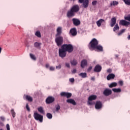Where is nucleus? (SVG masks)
<instances>
[{
  "label": "nucleus",
  "mask_w": 130,
  "mask_h": 130,
  "mask_svg": "<svg viewBox=\"0 0 130 130\" xmlns=\"http://www.w3.org/2000/svg\"><path fill=\"white\" fill-rule=\"evenodd\" d=\"M99 42L97 39L94 38L89 43L88 47L89 49H95V48L98 45Z\"/></svg>",
  "instance_id": "1"
},
{
  "label": "nucleus",
  "mask_w": 130,
  "mask_h": 130,
  "mask_svg": "<svg viewBox=\"0 0 130 130\" xmlns=\"http://www.w3.org/2000/svg\"><path fill=\"white\" fill-rule=\"evenodd\" d=\"M63 48L66 51V52L71 53L74 51V47L72 44H63L62 45Z\"/></svg>",
  "instance_id": "2"
},
{
  "label": "nucleus",
  "mask_w": 130,
  "mask_h": 130,
  "mask_svg": "<svg viewBox=\"0 0 130 130\" xmlns=\"http://www.w3.org/2000/svg\"><path fill=\"white\" fill-rule=\"evenodd\" d=\"M59 56L62 58H64L67 56V51L61 46V48L58 50Z\"/></svg>",
  "instance_id": "3"
},
{
  "label": "nucleus",
  "mask_w": 130,
  "mask_h": 130,
  "mask_svg": "<svg viewBox=\"0 0 130 130\" xmlns=\"http://www.w3.org/2000/svg\"><path fill=\"white\" fill-rule=\"evenodd\" d=\"M57 46H61L63 43V38L61 36H57L55 39Z\"/></svg>",
  "instance_id": "4"
},
{
  "label": "nucleus",
  "mask_w": 130,
  "mask_h": 130,
  "mask_svg": "<svg viewBox=\"0 0 130 130\" xmlns=\"http://www.w3.org/2000/svg\"><path fill=\"white\" fill-rule=\"evenodd\" d=\"M34 117L36 120H39L40 122H42L43 121V116L37 112L34 113Z\"/></svg>",
  "instance_id": "5"
},
{
  "label": "nucleus",
  "mask_w": 130,
  "mask_h": 130,
  "mask_svg": "<svg viewBox=\"0 0 130 130\" xmlns=\"http://www.w3.org/2000/svg\"><path fill=\"white\" fill-rule=\"evenodd\" d=\"M97 99V96L96 95H91L88 98V104L89 105H93V103L90 101H93V100H96Z\"/></svg>",
  "instance_id": "6"
},
{
  "label": "nucleus",
  "mask_w": 130,
  "mask_h": 130,
  "mask_svg": "<svg viewBox=\"0 0 130 130\" xmlns=\"http://www.w3.org/2000/svg\"><path fill=\"white\" fill-rule=\"evenodd\" d=\"M72 22L73 25L76 27H78V26H80L81 25V21L78 18H73Z\"/></svg>",
  "instance_id": "7"
},
{
  "label": "nucleus",
  "mask_w": 130,
  "mask_h": 130,
  "mask_svg": "<svg viewBox=\"0 0 130 130\" xmlns=\"http://www.w3.org/2000/svg\"><path fill=\"white\" fill-rule=\"evenodd\" d=\"M54 100H55V99H54V97L48 96L46 99V103L47 104H51V103H53V102H54Z\"/></svg>",
  "instance_id": "8"
},
{
  "label": "nucleus",
  "mask_w": 130,
  "mask_h": 130,
  "mask_svg": "<svg viewBox=\"0 0 130 130\" xmlns=\"http://www.w3.org/2000/svg\"><path fill=\"white\" fill-rule=\"evenodd\" d=\"M60 95L62 97H67V98H71L72 97V93L62 92L60 93Z\"/></svg>",
  "instance_id": "9"
},
{
  "label": "nucleus",
  "mask_w": 130,
  "mask_h": 130,
  "mask_svg": "<svg viewBox=\"0 0 130 130\" xmlns=\"http://www.w3.org/2000/svg\"><path fill=\"white\" fill-rule=\"evenodd\" d=\"M71 9L75 13H78L80 11V7L78 5L73 6Z\"/></svg>",
  "instance_id": "10"
},
{
  "label": "nucleus",
  "mask_w": 130,
  "mask_h": 130,
  "mask_svg": "<svg viewBox=\"0 0 130 130\" xmlns=\"http://www.w3.org/2000/svg\"><path fill=\"white\" fill-rule=\"evenodd\" d=\"M119 24L122 25V26H125V27H127V26L130 25V22L126 21L125 20H121L119 22Z\"/></svg>",
  "instance_id": "11"
},
{
  "label": "nucleus",
  "mask_w": 130,
  "mask_h": 130,
  "mask_svg": "<svg viewBox=\"0 0 130 130\" xmlns=\"http://www.w3.org/2000/svg\"><path fill=\"white\" fill-rule=\"evenodd\" d=\"M75 15H76V13H75L71 9H70L68 11L67 16L68 18H72L75 16Z\"/></svg>",
  "instance_id": "12"
},
{
  "label": "nucleus",
  "mask_w": 130,
  "mask_h": 130,
  "mask_svg": "<svg viewBox=\"0 0 130 130\" xmlns=\"http://www.w3.org/2000/svg\"><path fill=\"white\" fill-rule=\"evenodd\" d=\"M103 94L105 96H109L112 94V91L111 89L106 88L103 92Z\"/></svg>",
  "instance_id": "13"
},
{
  "label": "nucleus",
  "mask_w": 130,
  "mask_h": 130,
  "mask_svg": "<svg viewBox=\"0 0 130 130\" xmlns=\"http://www.w3.org/2000/svg\"><path fill=\"white\" fill-rule=\"evenodd\" d=\"M102 70V67H101V66L98 64L95 66L94 69V72H95V73H100Z\"/></svg>",
  "instance_id": "14"
},
{
  "label": "nucleus",
  "mask_w": 130,
  "mask_h": 130,
  "mask_svg": "<svg viewBox=\"0 0 130 130\" xmlns=\"http://www.w3.org/2000/svg\"><path fill=\"white\" fill-rule=\"evenodd\" d=\"M95 109H101L102 108V103L101 101H98L96 102L95 105Z\"/></svg>",
  "instance_id": "15"
},
{
  "label": "nucleus",
  "mask_w": 130,
  "mask_h": 130,
  "mask_svg": "<svg viewBox=\"0 0 130 130\" xmlns=\"http://www.w3.org/2000/svg\"><path fill=\"white\" fill-rule=\"evenodd\" d=\"M57 34L56 37L60 36L61 33H62V27L59 26L56 29Z\"/></svg>",
  "instance_id": "16"
},
{
  "label": "nucleus",
  "mask_w": 130,
  "mask_h": 130,
  "mask_svg": "<svg viewBox=\"0 0 130 130\" xmlns=\"http://www.w3.org/2000/svg\"><path fill=\"white\" fill-rule=\"evenodd\" d=\"M70 33L72 36H76L77 35V28L76 27L72 28L70 31Z\"/></svg>",
  "instance_id": "17"
},
{
  "label": "nucleus",
  "mask_w": 130,
  "mask_h": 130,
  "mask_svg": "<svg viewBox=\"0 0 130 130\" xmlns=\"http://www.w3.org/2000/svg\"><path fill=\"white\" fill-rule=\"evenodd\" d=\"M66 101L67 103H70V104H72V105H77V103L73 99H68Z\"/></svg>",
  "instance_id": "18"
},
{
  "label": "nucleus",
  "mask_w": 130,
  "mask_h": 130,
  "mask_svg": "<svg viewBox=\"0 0 130 130\" xmlns=\"http://www.w3.org/2000/svg\"><path fill=\"white\" fill-rule=\"evenodd\" d=\"M87 64H88V62L87 61V60L86 59H83L81 61V67L82 69H84V68H85V67H86V66H87Z\"/></svg>",
  "instance_id": "19"
},
{
  "label": "nucleus",
  "mask_w": 130,
  "mask_h": 130,
  "mask_svg": "<svg viewBox=\"0 0 130 130\" xmlns=\"http://www.w3.org/2000/svg\"><path fill=\"white\" fill-rule=\"evenodd\" d=\"M24 99H26V100H27V101H29V102H32L33 101V98L31 97L30 95H24L23 96Z\"/></svg>",
  "instance_id": "20"
},
{
  "label": "nucleus",
  "mask_w": 130,
  "mask_h": 130,
  "mask_svg": "<svg viewBox=\"0 0 130 130\" xmlns=\"http://www.w3.org/2000/svg\"><path fill=\"white\" fill-rule=\"evenodd\" d=\"M103 23H105V20L104 19H101L96 21V25L99 27H101V25L103 24Z\"/></svg>",
  "instance_id": "21"
},
{
  "label": "nucleus",
  "mask_w": 130,
  "mask_h": 130,
  "mask_svg": "<svg viewBox=\"0 0 130 130\" xmlns=\"http://www.w3.org/2000/svg\"><path fill=\"white\" fill-rule=\"evenodd\" d=\"M116 24V18L115 17H113L111 19V27H114V25Z\"/></svg>",
  "instance_id": "22"
},
{
  "label": "nucleus",
  "mask_w": 130,
  "mask_h": 130,
  "mask_svg": "<svg viewBox=\"0 0 130 130\" xmlns=\"http://www.w3.org/2000/svg\"><path fill=\"white\" fill-rule=\"evenodd\" d=\"M82 4L83 7L84 9L88 8V7H89V0H85Z\"/></svg>",
  "instance_id": "23"
},
{
  "label": "nucleus",
  "mask_w": 130,
  "mask_h": 130,
  "mask_svg": "<svg viewBox=\"0 0 130 130\" xmlns=\"http://www.w3.org/2000/svg\"><path fill=\"white\" fill-rule=\"evenodd\" d=\"M114 78H115V75L114 74H110L107 77V79L108 81H109L110 80H111V79H114Z\"/></svg>",
  "instance_id": "24"
},
{
  "label": "nucleus",
  "mask_w": 130,
  "mask_h": 130,
  "mask_svg": "<svg viewBox=\"0 0 130 130\" xmlns=\"http://www.w3.org/2000/svg\"><path fill=\"white\" fill-rule=\"evenodd\" d=\"M95 49H97L98 51L102 52L103 51V47L100 45H98V46L95 48Z\"/></svg>",
  "instance_id": "25"
},
{
  "label": "nucleus",
  "mask_w": 130,
  "mask_h": 130,
  "mask_svg": "<svg viewBox=\"0 0 130 130\" xmlns=\"http://www.w3.org/2000/svg\"><path fill=\"white\" fill-rule=\"evenodd\" d=\"M41 44H42L41 43L35 42L34 44V46L36 47V48H40Z\"/></svg>",
  "instance_id": "26"
},
{
  "label": "nucleus",
  "mask_w": 130,
  "mask_h": 130,
  "mask_svg": "<svg viewBox=\"0 0 130 130\" xmlns=\"http://www.w3.org/2000/svg\"><path fill=\"white\" fill-rule=\"evenodd\" d=\"M112 91L115 93H120L121 92V89L120 88H113Z\"/></svg>",
  "instance_id": "27"
},
{
  "label": "nucleus",
  "mask_w": 130,
  "mask_h": 130,
  "mask_svg": "<svg viewBox=\"0 0 130 130\" xmlns=\"http://www.w3.org/2000/svg\"><path fill=\"white\" fill-rule=\"evenodd\" d=\"M70 62L72 66H77L78 64V61L76 59L71 60Z\"/></svg>",
  "instance_id": "28"
},
{
  "label": "nucleus",
  "mask_w": 130,
  "mask_h": 130,
  "mask_svg": "<svg viewBox=\"0 0 130 130\" xmlns=\"http://www.w3.org/2000/svg\"><path fill=\"white\" fill-rule=\"evenodd\" d=\"M117 83L116 82H113L109 85V88H113V87H116Z\"/></svg>",
  "instance_id": "29"
},
{
  "label": "nucleus",
  "mask_w": 130,
  "mask_h": 130,
  "mask_svg": "<svg viewBox=\"0 0 130 130\" xmlns=\"http://www.w3.org/2000/svg\"><path fill=\"white\" fill-rule=\"evenodd\" d=\"M38 110L40 113H44V110L43 109V107H39L38 108Z\"/></svg>",
  "instance_id": "30"
},
{
  "label": "nucleus",
  "mask_w": 130,
  "mask_h": 130,
  "mask_svg": "<svg viewBox=\"0 0 130 130\" xmlns=\"http://www.w3.org/2000/svg\"><path fill=\"white\" fill-rule=\"evenodd\" d=\"M35 35L36 36H37V37H38L39 38H41V32H40V31H37L35 33Z\"/></svg>",
  "instance_id": "31"
},
{
  "label": "nucleus",
  "mask_w": 130,
  "mask_h": 130,
  "mask_svg": "<svg viewBox=\"0 0 130 130\" xmlns=\"http://www.w3.org/2000/svg\"><path fill=\"white\" fill-rule=\"evenodd\" d=\"M79 76L82 78H87V73H81L79 74Z\"/></svg>",
  "instance_id": "32"
},
{
  "label": "nucleus",
  "mask_w": 130,
  "mask_h": 130,
  "mask_svg": "<svg viewBox=\"0 0 130 130\" xmlns=\"http://www.w3.org/2000/svg\"><path fill=\"white\" fill-rule=\"evenodd\" d=\"M11 113L13 118H15V117H16V112H15V111H14V109H12L11 110Z\"/></svg>",
  "instance_id": "33"
},
{
  "label": "nucleus",
  "mask_w": 130,
  "mask_h": 130,
  "mask_svg": "<svg viewBox=\"0 0 130 130\" xmlns=\"http://www.w3.org/2000/svg\"><path fill=\"white\" fill-rule=\"evenodd\" d=\"M116 30H119V26H118V24H116L113 28L114 32H115V31H116Z\"/></svg>",
  "instance_id": "34"
},
{
  "label": "nucleus",
  "mask_w": 130,
  "mask_h": 130,
  "mask_svg": "<svg viewBox=\"0 0 130 130\" xmlns=\"http://www.w3.org/2000/svg\"><path fill=\"white\" fill-rule=\"evenodd\" d=\"M117 5H118V2H117L116 1H114V2H112V3H111V4H110V6L111 7H112V6H116Z\"/></svg>",
  "instance_id": "35"
},
{
  "label": "nucleus",
  "mask_w": 130,
  "mask_h": 130,
  "mask_svg": "<svg viewBox=\"0 0 130 130\" xmlns=\"http://www.w3.org/2000/svg\"><path fill=\"white\" fill-rule=\"evenodd\" d=\"M46 116L49 119H51V118H52V114H51L50 113H47Z\"/></svg>",
  "instance_id": "36"
},
{
  "label": "nucleus",
  "mask_w": 130,
  "mask_h": 130,
  "mask_svg": "<svg viewBox=\"0 0 130 130\" xmlns=\"http://www.w3.org/2000/svg\"><path fill=\"white\" fill-rule=\"evenodd\" d=\"M29 55L31 59H33V60H36V57L34 54L30 53Z\"/></svg>",
  "instance_id": "37"
},
{
  "label": "nucleus",
  "mask_w": 130,
  "mask_h": 130,
  "mask_svg": "<svg viewBox=\"0 0 130 130\" xmlns=\"http://www.w3.org/2000/svg\"><path fill=\"white\" fill-rule=\"evenodd\" d=\"M125 32V29H122L120 30V31L118 34V36H120V35H122L123 33H124Z\"/></svg>",
  "instance_id": "38"
},
{
  "label": "nucleus",
  "mask_w": 130,
  "mask_h": 130,
  "mask_svg": "<svg viewBox=\"0 0 130 130\" xmlns=\"http://www.w3.org/2000/svg\"><path fill=\"white\" fill-rule=\"evenodd\" d=\"M123 2L127 6H130V0H123Z\"/></svg>",
  "instance_id": "39"
},
{
  "label": "nucleus",
  "mask_w": 130,
  "mask_h": 130,
  "mask_svg": "<svg viewBox=\"0 0 130 130\" xmlns=\"http://www.w3.org/2000/svg\"><path fill=\"white\" fill-rule=\"evenodd\" d=\"M55 108L56 111L58 112L60 109V106H59V105H57V106H55Z\"/></svg>",
  "instance_id": "40"
},
{
  "label": "nucleus",
  "mask_w": 130,
  "mask_h": 130,
  "mask_svg": "<svg viewBox=\"0 0 130 130\" xmlns=\"http://www.w3.org/2000/svg\"><path fill=\"white\" fill-rule=\"evenodd\" d=\"M125 20L129 21L130 22V15H127V16L124 17Z\"/></svg>",
  "instance_id": "41"
},
{
  "label": "nucleus",
  "mask_w": 130,
  "mask_h": 130,
  "mask_svg": "<svg viewBox=\"0 0 130 130\" xmlns=\"http://www.w3.org/2000/svg\"><path fill=\"white\" fill-rule=\"evenodd\" d=\"M92 69H93V67L90 66L89 67L88 69H87V72H91V71H92Z\"/></svg>",
  "instance_id": "42"
},
{
  "label": "nucleus",
  "mask_w": 130,
  "mask_h": 130,
  "mask_svg": "<svg viewBox=\"0 0 130 130\" xmlns=\"http://www.w3.org/2000/svg\"><path fill=\"white\" fill-rule=\"evenodd\" d=\"M26 108L27 111H29V112L30 111V107H29V105H28V104H26Z\"/></svg>",
  "instance_id": "43"
},
{
  "label": "nucleus",
  "mask_w": 130,
  "mask_h": 130,
  "mask_svg": "<svg viewBox=\"0 0 130 130\" xmlns=\"http://www.w3.org/2000/svg\"><path fill=\"white\" fill-rule=\"evenodd\" d=\"M69 81L71 83H74L75 82V79L70 78V79H69Z\"/></svg>",
  "instance_id": "44"
},
{
  "label": "nucleus",
  "mask_w": 130,
  "mask_h": 130,
  "mask_svg": "<svg viewBox=\"0 0 130 130\" xmlns=\"http://www.w3.org/2000/svg\"><path fill=\"white\" fill-rule=\"evenodd\" d=\"M97 4V1H94L92 2V6H96V4Z\"/></svg>",
  "instance_id": "45"
},
{
  "label": "nucleus",
  "mask_w": 130,
  "mask_h": 130,
  "mask_svg": "<svg viewBox=\"0 0 130 130\" xmlns=\"http://www.w3.org/2000/svg\"><path fill=\"white\" fill-rule=\"evenodd\" d=\"M56 68L58 70H60V69H61V65L59 64L58 66H56Z\"/></svg>",
  "instance_id": "46"
},
{
  "label": "nucleus",
  "mask_w": 130,
  "mask_h": 130,
  "mask_svg": "<svg viewBox=\"0 0 130 130\" xmlns=\"http://www.w3.org/2000/svg\"><path fill=\"white\" fill-rule=\"evenodd\" d=\"M49 70L50 71H54V70H55V68L53 67H50Z\"/></svg>",
  "instance_id": "47"
},
{
  "label": "nucleus",
  "mask_w": 130,
  "mask_h": 130,
  "mask_svg": "<svg viewBox=\"0 0 130 130\" xmlns=\"http://www.w3.org/2000/svg\"><path fill=\"white\" fill-rule=\"evenodd\" d=\"M84 2H85V0H79L78 1V3H79V4H83Z\"/></svg>",
  "instance_id": "48"
},
{
  "label": "nucleus",
  "mask_w": 130,
  "mask_h": 130,
  "mask_svg": "<svg viewBox=\"0 0 130 130\" xmlns=\"http://www.w3.org/2000/svg\"><path fill=\"white\" fill-rule=\"evenodd\" d=\"M66 66L67 67V68H69V69L71 68V66H70V63H66Z\"/></svg>",
  "instance_id": "49"
},
{
  "label": "nucleus",
  "mask_w": 130,
  "mask_h": 130,
  "mask_svg": "<svg viewBox=\"0 0 130 130\" xmlns=\"http://www.w3.org/2000/svg\"><path fill=\"white\" fill-rule=\"evenodd\" d=\"M6 127L7 130H10V125L9 124H7Z\"/></svg>",
  "instance_id": "50"
},
{
  "label": "nucleus",
  "mask_w": 130,
  "mask_h": 130,
  "mask_svg": "<svg viewBox=\"0 0 130 130\" xmlns=\"http://www.w3.org/2000/svg\"><path fill=\"white\" fill-rule=\"evenodd\" d=\"M112 70L110 69H109L107 70V73H112Z\"/></svg>",
  "instance_id": "51"
},
{
  "label": "nucleus",
  "mask_w": 130,
  "mask_h": 130,
  "mask_svg": "<svg viewBox=\"0 0 130 130\" xmlns=\"http://www.w3.org/2000/svg\"><path fill=\"white\" fill-rule=\"evenodd\" d=\"M77 73V70L76 69H73L72 71V74H76Z\"/></svg>",
  "instance_id": "52"
},
{
  "label": "nucleus",
  "mask_w": 130,
  "mask_h": 130,
  "mask_svg": "<svg viewBox=\"0 0 130 130\" xmlns=\"http://www.w3.org/2000/svg\"><path fill=\"white\" fill-rule=\"evenodd\" d=\"M119 84L121 85L122 86V85H123V82L122 81H120L119 82Z\"/></svg>",
  "instance_id": "53"
},
{
  "label": "nucleus",
  "mask_w": 130,
  "mask_h": 130,
  "mask_svg": "<svg viewBox=\"0 0 130 130\" xmlns=\"http://www.w3.org/2000/svg\"><path fill=\"white\" fill-rule=\"evenodd\" d=\"M46 69H48V68H49V64H46Z\"/></svg>",
  "instance_id": "54"
},
{
  "label": "nucleus",
  "mask_w": 130,
  "mask_h": 130,
  "mask_svg": "<svg viewBox=\"0 0 130 130\" xmlns=\"http://www.w3.org/2000/svg\"><path fill=\"white\" fill-rule=\"evenodd\" d=\"M91 81H95V77H91Z\"/></svg>",
  "instance_id": "55"
},
{
  "label": "nucleus",
  "mask_w": 130,
  "mask_h": 130,
  "mask_svg": "<svg viewBox=\"0 0 130 130\" xmlns=\"http://www.w3.org/2000/svg\"><path fill=\"white\" fill-rule=\"evenodd\" d=\"M1 119H2V120H5V118L3 117H1Z\"/></svg>",
  "instance_id": "56"
},
{
  "label": "nucleus",
  "mask_w": 130,
  "mask_h": 130,
  "mask_svg": "<svg viewBox=\"0 0 130 130\" xmlns=\"http://www.w3.org/2000/svg\"><path fill=\"white\" fill-rule=\"evenodd\" d=\"M128 40H130V35L128 36V37H127Z\"/></svg>",
  "instance_id": "57"
},
{
  "label": "nucleus",
  "mask_w": 130,
  "mask_h": 130,
  "mask_svg": "<svg viewBox=\"0 0 130 130\" xmlns=\"http://www.w3.org/2000/svg\"><path fill=\"white\" fill-rule=\"evenodd\" d=\"M2 52V47H0V53Z\"/></svg>",
  "instance_id": "58"
},
{
  "label": "nucleus",
  "mask_w": 130,
  "mask_h": 130,
  "mask_svg": "<svg viewBox=\"0 0 130 130\" xmlns=\"http://www.w3.org/2000/svg\"><path fill=\"white\" fill-rule=\"evenodd\" d=\"M116 57H118V56L117 55H116Z\"/></svg>",
  "instance_id": "59"
},
{
  "label": "nucleus",
  "mask_w": 130,
  "mask_h": 130,
  "mask_svg": "<svg viewBox=\"0 0 130 130\" xmlns=\"http://www.w3.org/2000/svg\"><path fill=\"white\" fill-rule=\"evenodd\" d=\"M0 130H3V129H1Z\"/></svg>",
  "instance_id": "60"
},
{
  "label": "nucleus",
  "mask_w": 130,
  "mask_h": 130,
  "mask_svg": "<svg viewBox=\"0 0 130 130\" xmlns=\"http://www.w3.org/2000/svg\"><path fill=\"white\" fill-rule=\"evenodd\" d=\"M31 130H34L33 129H31Z\"/></svg>",
  "instance_id": "61"
}]
</instances>
